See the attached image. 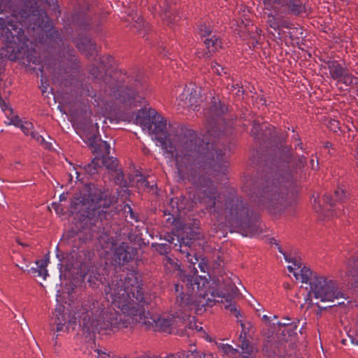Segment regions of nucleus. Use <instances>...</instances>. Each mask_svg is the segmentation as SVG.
<instances>
[{
  "mask_svg": "<svg viewBox=\"0 0 358 358\" xmlns=\"http://www.w3.org/2000/svg\"><path fill=\"white\" fill-rule=\"evenodd\" d=\"M152 140L164 152L175 157L178 174L202 189V202L218 221L245 232L252 230V212L248 202L234 191L218 193L216 186L203 174L207 169L226 175L227 155L235 148V142L228 136H187L189 150L182 155L176 151L170 136H154Z\"/></svg>",
  "mask_w": 358,
  "mask_h": 358,
  "instance_id": "1",
  "label": "nucleus"
},
{
  "mask_svg": "<svg viewBox=\"0 0 358 358\" xmlns=\"http://www.w3.org/2000/svg\"><path fill=\"white\" fill-rule=\"evenodd\" d=\"M105 299H88L82 308L72 313L69 308L58 305L54 312L51 331L55 339L61 332L74 328L78 317L90 333L101 330L116 331L131 324L145 322V306L142 284L135 273L128 274L124 279L115 280L104 288Z\"/></svg>",
  "mask_w": 358,
  "mask_h": 358,
  "instance_id": "2",
  "label": "nucleus"
},
{
  "mask_svg": "<svg viewBox=\"0 0 358 358\" xmlns=\"http://www.w3.org/2000/svg\"><path fill=\"white\" fill-rule=\"evenodd\" d=\"M266 147V153L257 151L263 174L255 183L247 179L243 185L250 192L251 198L261 208L273 213L282 212L290 203L294 194L298 169L304 163L303 159L292 154L291 148L282 143Z\"/></svg>",
  "mask_w": 358,
  "mask_h": 358,
  "instance_id": "3",
  "label": "nucleus"
},
{
  "mask_svg": "<svg viewBox=\"0 0 358 358\" xmlns=\"http://www.w3.org/2000/svg\"><path fill=\"white\" fill-rule=\"evenodd\" d=\"M71 212L77 215L78 221L66 234V239L78 237L81 243L98 239L103 248H113L109 221L117 213L113 199L93 184L86 185L70 206Z\"/></svg>",
  "mask_w": 358,
  "mask_h": 358,
  "instance_id": "4",
  "label": "nucleus"
},
{
  "mask_svg": "<svg viewBox=\"0 0 358 358\" xmlns=\"http://www.w3.org/2000/svg\"><path fill=\"white\" fill-rule=\"evenodd\" d=\"M208 280L205 276L187 275L181 282L175 285L176 299L175 310L171 315L160 317L150 316L145 310V322L139 324L146 327H155L158 331L169 334L178 333L181 323H185L187 317L185 311L195 306H212L215 303H229L226 306L238 318L240 313L232 304L231 299L222 291L207 290Z\"/></svg>",
  "mask_w": 358,
  "mask_h": 358,
  "instance_id": "5",
  "label": "nucleus"
},
{
  "mask_svg": "<svg viewBox=\"0 0 358 358\" xmlns=\"http://www.w3.org/2000/svg\"><path fill=\"white\" fill-rule=\"evenodd\" d=\"M285 261L290 262L292 265H289L287 269L292 273L296 280L306 284V289H308L307 301L312 303L311 298H314L320 302L333 303L329 306L343 305L346 300L345 294L338 288L336 280L322 275H317L313 273L310 268L303 266L300 257L296 252L294 254H287L282 252L279 248Z\"/></svg>",
  "mask_w": 358,
  "mask_h": 358,
  "instance_id": "6",
  "label": "nucleus"
},
{
  "mask_svg": "<svg viewBox=\"0 0 358 358\" xmlns=\"http://www.w3.org/2000/svg\"><path fill=\"white\" fill-rule=\"evenodd\" d=\"M90 74L95 79H103L105 93L115 98L124 106L136 107L145 103V99L141 96L136 90L142 85L138 78L132 80L126 73L114 72L113 74L106 73L104 76L101 73L97 67H93L90 70Z\"/></svg>",
  "mask_w": 358,
  "mask_h": 358,
  "instance_id": "7",
  "label": "nucleus"
},
{
  "mask_svg": "<svg viewBox=\"0 0 358 358\" xmlns=\"http://www.w3.org/2000/svg\"><path fill=\"white\" fill-rule=\"evenodd\" d=\"M122 120H130L138 125L143 132L149 134H198L189 124L185 122H168L166 118L151 107L139 109L135 115L120 117Z\"/></svg>",
  "mask_w": 358,
  "mask_h": 358,
  "instance_id": "8",
  "label": "nucleus"
},
{
  "mask_svg": "<svg viewBox=\"0 0 358 358\" xmlns=\"http://www.w3.org/2000/svg\"><path fill=\"white\" fill-rule=\"evenodd\" d=\"M72 29H75L76 36L74 34L69 36L76 43L78 49L87 57H95L97 55L96 44L91 38L86 36L87 31L99 32L100 31L101 22L96 16L92 17L86 11H75L71 16Z\"/></svg>",
  "mask_w": 358,
  "mask_h": 358,
  "instance_id": "9",
  "label": "nucleus"
},
{
  "mask_svg": "<svg viewBox=\"0 0 358 358\" xmlns=\"http://www.w3.org/2000/svg\"><path fill=\"white\" fill-rule=\"evenodd\" d=\"M228 106L218 97L213 96L205 122L206 134H223L234 127V120H227L222 116L228 111Z\"/></svg>",
  "mask_w": 358,
  "mask_h": 358,
  "instance_id": "10",
  "label": "nucleus"
},
{
  "mask_svg": "<svg viewBox=\"0 0 358 358\" xmlns=\"http://www.w3.org/2000/svg\"><path fill=\"white\" fill-rule=\"evenodd\" d=\"M53 68V80L65 87L73 84L78 73V62L73 50H68L66 55L55 64Z\"/></svg>",
  "mask_w": 358,
  "mask_h": 358,
  "instance_id": "11",
  "label": "nucleus"
},
{
  "mask_svg": "<svg viewBox=\"0 0 358 358\" xmlns=\"http://www.w3.org/2000/svg\"><path fill=\"white\" fill-rule=\"evenodd\" d=\"M196 36L203 41L205 49H197L195 54L198 58L210 59L222 48L220 37L214 34L213 27L206 23H200L196 31Z\"/></svg>",
  "mask_w": 358,
  "mask_h": 358,
  "instance_id": "12",
  "label": "nucleus"
},
{
  "mask_svg": "<svg viewBox=\"0 0 358 358\" xmlns=\"http://www.w3.org/2000/svg\"><path fill=\"white\" fill-rule=\"evenodd\" d=\"M185 231H182V234L180 235H169L167 241L171 244H173V247H178L176 250L184 255L185 261L189 264V268H192L194 274H197L198 271L195 265L199 262V258L195 255L190 247L193 240L196 238L197 233L192 229H190L189 232H186V235H185Z\"/></svg>",
  "mask_w": 358,
  "mask_h": 358,
  "instance_id": "13",
  "label": "nucleus"
},
{
  "mask_svg": "<svg viewBox=\"0 0 358 358\" xmlns=\"http://www.w3.org/2000/svg\"><path fill=\"white\" fill-rule=\"evenodd\" d=\"M265 9L276 15L300 16L306 13L303 0H262Z\"/></svg>",
  "mask_w": 358,
  "mask_h": 358,
  "instance_id": "14",
  "label": "nucleus"
},
{
  "mask_svg": "<svg viewBox=\"0 0 358 358\" xmlns=\"http://www.w3.org/2000/svg\"><path fill=\"white\" fill-rule=\"evenodd\" d=\"M80 137L88 146L93 148V152H105L106 155L101 158V164L103 166L111 171L117 169V159L115 157L109 156L110 149L109 142L101 139L100 138L101 136H80Z\"/></svg>",
  "mask_w": 358,
  "mask_h": 358,
  "instance_id": "15",
  "label": "nucleus"
},
{
  "mask_svg": "<svg viewBox=\"0 0 358 358\" xmlns=\"http://www.w3.org/2000/svg\"><path fill=\"white\" fill-rule=\"evenodd\" d=\"M329 69L330 78L346 87L357 85V78L349 72L345 62L329 59L325 62Z\"/></svg>",
  "mask_w": 358,
  "mask_h": 358,
  "instance_id": "16",
  "label": "nucleus"
},
{
  "mask_svg": "<svg viewBox=\"0 0 358 358\" xmlns=\"http://www.w3.org/2000/svg\"><path fill=\"white\" fill-rule=\"evenodd\" d=\"M199 94L196 90L191 85L185 86L182 92L176 99L177 110L182 112V110L192 109L195 110L199 106Z\"/></svg>",
  "mask_w": 358,
  "mask_h": 358,
  "instance_id": "17",
  "label": "nucleus"
},
{
  "mask_svg": "<svg viewBox=\"0 0 358 358\" xmlns=\"http://www.w3.org/2000/svg\"><path fill=\"white\" fill-rule=\"evenodd\" d=\"M0 106L9 120L8 124L20 128L24 134H35L32 122L28 120H23L19 116L15 115L13 108L1 98Z\"/></svg>",
  "mask_w": 358,
  "mask_h": 358,
  "instance_id": "18",
  "label": "nucleus"
},
{
  "mask_svg": "<svg viewBox=\"0 0 358 358\" xmlns=\"http://www.w3.org/2000/svg\"><path fill=\"white\" fill-rule=\"evenodd\" d=\"M347 197L346 193L343 188H338L334 192V198H331L330 195L323 196V202L326 205H322L320 201H317L316 198L313 199V208L316 213L323 215L325 217L329 216V213H326V210L329 211L334 207L336 201H343Z\"/></svg>",
  "mask_w": 358,
  "mask_h": 358,
  "instance_id": "19",
  "label": "nucleus"
},
{
  "mask_svg": "<svg viewBox=\"0 0 358 358\" xmlns=\"http://www.w3.org/2000/svg\"><path fill=\"white\" fill-rule=\"evenodd\" d=\"M137 250L128 243L122 242L114 251V260L119 265H124L133 260L137 255Z\"/></svg>",
  "mask_w": 358,
  "mask_h": 358,
  "instance_id": "20",
  "label": "nucleus"
},
{
  "mask_svg": "<svg viewBox=\"0 0 358 358\" xmlns=\"http://www.w3.org/2000/svg\"><path fill=\"white\" fill-rule=\"evenodd\" d=\"M152 12L158 13L162 19L167 22L169 25H173L179 19L178 15L175 14L173 10L176 8H172L167 0H164L160 4L152 6Z\"/></svg>",
  "mask_w": 358,
  "mask_h": 358,
  "instance_id": "21",
  "label": "nucleus"
},
{
  "mask_svg": "<svg viewBox=\"0 0 358 358\" xmlns=\"http://www.w3.org/2000/svg\"><path fill=\"white\" fill-rule=\"evenodd\" d=\"M201 306V305H200ZM198 307H199V305L195 306L193 308L189 309L186 312L187 313V317L185 319V323H181L180 329H179L180 332V335H185L187 334L189 336L190 334V331H196V332H201L203 331V327L199 324H197L194 320V317L192 319H190L189 317V312L192 310L196 309ZM201 307H203L201 306Z\"/></svg>",
  "mask_w": 358,
  "mask_h": 358,
  "instance_id": "22",
  "label": "nucleus"
},
{
  "mask_svg": "<svg viewBox=\"0 0 358 358\" xmlns=\"http://www.w3.org/2000/svg\"><path fill=\"white\" fill-rule=\"evenodd\" d=\"M301 322H303L301 328L300 329V332L302 333L301 329L304 327L306 322H305V320L297 319L293 321L289 325L283 327L280 330H278V333L280 334L281 335L280 340L283 341H287L291 337L296 335L298 325L301 323Z\"/></svg>",
  "mask_w": 358,
  "mask_h": 358,
  "instance_id": "23",
  "label": "nucleus"
},
{
  "mask_svg": "<svg viewBox=\"0 0 358 358\" xmlns=\"http://www.w3.org/2000/svg\"><path fill=\"white\" fill-rule=\"evenodd\" d=\"M251 134H279L275 128L267 122H262L261 120H255L252 122Z\"/></svg>",
  "mask_w": 358,
  "mask_h": 358,
  "instance_id": "24",
  "label": "nucleus"
},
{
  "mask_svg": "<svg viewBox=\"0 0 358 358\" xmlns=\"http://www.w3.org/2000/svg\"><path fill=\"white\" fill-rule=\"evenodd\" d=\"M164 271L167 274L174 273L176 271H180V266L178 264V260L175 257H171L169 255H164L162 257Z\"/></svg>",
  "mask_w": 358,
  "mask_h": 358,
  "instance_id": "25",
  "label": "nucleus"
},
{
  "mask_svg": "<svg viewBox=\"0 0 358 358\" xmlns=\"http://www.w3.org/2000/svg\"><path fill=\"white\" fill-rule=\"evenodd\" d=\"M264 352L270 358H278L280 353L279 343L270 340L266 341L264 345Z\"/></svg>",
  "mask_w": 358,
  "mask_h": 358,
  "instance_id": "26",
  "label": "nucleus"
},
{
  "mask_svg": "<svg viewBox=\"0 0 358 358\" xmlns=\"http://www.w3.org/2000/svg\"><path fill=\"white\" fill-rule=\"evenodd\" d=\"M48 263L49 259L48 257L38 260L36 262V268H31V269L29 270V273H37V275L45 279L48 275V271L46 269Z\"/></svg>",
  "mask_w": 358,
  "mask_h": 358,
  "instance_id": "27",
  "label": "nucleus"
},
{
  "mask_svg": "<svg viewBox=\"0 0 358 358\" xmlns=\"http://www.w3.org/2000/svg\"><path fill=\"white\" fill-rule=\"evenodd\" d=\"M99 168H101V158L98 157H94L90 163L84 164L83 166L85 172L90 176L96 173Z\"/></svg>",
  "mask_w": 358,
  "mask_h": 358,
  "instance_id": "28",
  "label": "nucleus"
},
{
  "mask_svg": "<svg viewBox=\"0 0 358 358\" xmlns=\"http://www.w3.org/2000/svg\"><path fill=\"white\" fill-rule=\"evenodd\" d=\"M240 348L241 349L242 355L239 357L242 356L249 357L252 358V355L255 353V349L252 345H251L248 340L245 338L242 337V335H240Z\"/></svg>",
  "mask_w": 358,
  "mask_h": 358,
  "instance_id": "29",
  "label": "nucleus"
},
{
  "mask_svg": "<svg viewBox=\"0 0 358 358\" xmlns=\"http://www.w3.org/2000/svg\"><path fill=\"white\" fill-rule=\"evenodd\" d=\"M92 252L84 250H79L76 254V260L80 266H86L90 264Z\"/></svg>",
  "mask_w": 358,
  "mask_h": 358,
  "instance_id": "30",
  "label": "nucleus"
},
{
  "mask_svg": "<svg viewBox=\"0 0 358 358\" xmlns=\"http://www.w3.org/2000/svg\"><path fill=\"white\" fill-rule=\"evenodd\" d=\"M34 137H36V141L42 145L45 149H48L49 150H55L53 147V143H55V140H53L51 138V136H47L48 140L45 139L43 136H33Z\"/></svg>",
  "mask_w": 358,
  "mask_h": 358,
  "instance_id": "31",
  "label": "nucleus"
},
{
  "mask_svg": "<svg viewBox=\"0 0 358 358\" xmlns=\"http://www.w3.org/2000/svg\"><path fill=\"white\" fill-rule=\"evenodd\" d=\"M133 27L136 29V31L138 33H141L142 31H145V32H148L149 28L148 27V24L145 23L143 19L141 16H136V19H133Z\"/></svg>",
  "mask_w": 358,
  "mask_h": 358,
  "instance_id": "32",
  "label": "nucleus"
},
{
  "mask_svg": "<svg viewBox=\"0 0 358 358\" xmlns=\"http://www.w3.org/2000/svg\"><path fill=\"white\" fill-rule=\"evenodd\" d=\"M121 210L123 211L124 214L127 216L129 215V217L131 220H134L135 222H138V215L136 213H135L131 206L128 203H124L122 207Z\"/></svg>",
  "mask_w": 358,
  "mask_h": 358,
  "instance_id": "33",
  "label": "nucleus"
},
{
  "mask_svg": "<svg viewBox=\"0 0 358 358\" xmlns=\"http://www.w3.org/2000/svg\"><path fill=\"white\" fill-rule=\"evenodd\" d=\"M220 351L223 355H227L229 356H234L237 354L238 350L234 348L231 345L229 344H221L219 346Z\"/></svg>",
  "mask_w": 358,
  "mask_h": 358,
  "instance_id": "34",
  "label": "nucleus"
},
{
  "mask_svg": "<svg viewBox=\"0 0 358 358\" xmlns=\"http://www.w3.org/2000/svg\"><path fill=\"white\" fill-rule=\"evenodd\" d=\"M182 234V232L181 233V234ZM169 234H167L166 236V240L168 239V236ZM171 235H174L173 234H172ZM178 235H180V234H179ZM169 244H167V243H159L157 245L156 247V250L158 251L161 255H167V253L169 252L170 249H171V246L170 245H171L168 241H166Z\"/></svg>",
  "mask_w": 358,
  "mask_h": 358,
  "instance_id": "35",
  "label": "nucleus"
},
{
  "mask_svg": "<svg viewBox=\"0 0 358 358\" xmlns=\"http://www.w3.org/2000/svg\"><path fill=\"white\" fill-rule=\"evenodd\" d=\"M353 328L355 336H349V337L352 344L358 345V313L355 315L353 320Z\"/></svg>",
  "mask_w": 358,
  "mask_h": 358,
  "instance_id": "36",
  "label": "nucleus"
},
{
  "mask_svg": "<svg viewBox=\"0 0 358 358\" xmlns=\"http://www.w3.org/2000/svg\"><path fill=\"white\" fill-rule=\"evenodd\" d=\"M47 36L56 43L62 42V33L58 30H50Z\"/></svg>",
  "mask_w": 358,
  "mask_h": 358,
  "instance_id": "37",
  "label": "nucleus"
},
{
  "mask_svg": "<svg viewBox=\"0 0 358 358\" xmlns=\"http://www.w3.org/2000/svg\"><path fill=\"white\" fill-rule=\"evenodd\" d=\"M211 69H212L213 73H216L218 76H223V75L227 74V72L225 70V69L223 68L222 66H221L217 62L212 63Z\"/></svg>",
  "mask_w": 358,
  "mask_h": 358,
  "instance_id": "38",
  "label": "nucleus"
},
{
  "mask_svg": "<svg viewBox=\"0 0 358 358\" xmlns=\"http://www.w3.org/2000/svg\"><path fill=\"white\" fill-rule=\"evenodd\" d=\"M227 88L229 91V92H233L234 90H237V92H236V96H241L243 94V90L242 87H239V84L238 83H229L227 84Z\"/></svg>",
  "mask_w": 358,
  "mask_h": 358,
  "instance_id": "39",
  "label": "nucleus"
},
{
  "mask_svg": "<svg viewBox=\"0 0 358 358\" xmlns=\"http://www.w3.org/2000/svg\"><path fill=\"white\" fill-rule=\"evenodd\" d=\"M180 358H199V352L196 349L187 352H180Z\"/></svg>",
  "mask_w": 358,
  "mask_h": 358,
  "instance_id": "40",
  "label": "nucleus"
},
{
  "mask_svg": "<svg viewBox=\"0 0 358 358\" xmlns=\"http://www.w3.org/2000/svg\"><path fill=\"white\" fill-rule=\"evenodd\" d=\"M178 201V199L177 198L171 199L170 204L173 208V210H172L173 216L177 215L178 213L180 212V209L182 208V206H179Z\"/></svg>",
  "mask_w": 358,
  "mask_h": 358,
  "instance_id": "41",
  "label": "nucleus"
},
{
  "mask_svg": "<svg viewBox=\"0 0 358 358\" xmlns=\"http://www.w3.org/2000/svg\"><path fill=\"white\" fill-rule=\"evenodd\" d=\"M294 320H293L292 318L287 317L282 318V320L281 321H278L276 322V324L278 325V330H280V329H282L283 327L289 325L290 323H292ZM273 324L275 325V323L273 322Z\"/></svg>",
  "mask_w": 358,
  "mask_h": 358,
  "instance_id": "42",
  "label": "nucleus"
},
{
  "mask_svg": "<svg viewBox=\"0 0 358 358\" xmlns=\"http://www.w3.org/2000/svg\"><path fill=\"white\" fill-rule=\"evenodd\" d=\"M92 358H110V355L101 349L96 348L92 353Z\"/></svg>",
  "mask_w": 358,
  "mask_h": 358,
  "instance_id": "43",
  "label": "nucleus"
},
{
  "mask_svg": "<svg viewBox=\"0 0 358 358\" xmlns=\"http://www.w3.org/2000/svg\"><path fill=\"white\" fill-rule=\"evenodd\" d=\"M114 62V59L110 55L107 56L106 61L103 58L101 59V64L103 65V69H107L108 66H111Z\"/></svg>",
  "mask_w": 358,
  "mask_h": 358,
  "instance_id": "44",
  "label": "nucleus"
},
{
  "mask_svg": "<svg viewBox=\"0 0 358 358\" xmlns=\"http://www.w3.org/2000/svg\"><path fill=\"white\" fill-rule=\"evenodd\" d=\"M115 173V183L122 185L124 182V174L120 170L114 171Z\"/></svg>",
  "mask_w": 358,
  "mask_h": 358,
  "instance_id": "45",
  "label": "nucleus"
},
{
  "mask_svg": "<svg viewBox=\"0 0 358 358\" xmlns=\"http://www.w3.org/2000/svg\"><path fill=\"white\" fill-rule=\"evenodd\" d=\"M83 93L87 96H91V97L96 96V94H95L94 91L90 86H87V85L83 87Z\"/></svg>",
  "mask_w": 358,
  "mask_h": 358,
  "instance_id": "46",
  "label": "nucleus"
},
{
  "mask_svg": "<svg viewBox=\"0 0 358 358\" xmlns=\"http://www.w3.org/2000/svg\"><path fill=\"white\" fill-rule=\"evenodd\" d=\"M197 264L198 267L200 268L202 273H206L208 271V266L207 262L203 259H202L200 262H198Z\"/></svg>",
  "mask_w": 358,
  "mask_h": 358,
  "instance_id": "47",
  "label": "nucleus"
},
{
  "mask_svg": "<svg viewBox=\"0 0 358 358\" xmlns=\"http://www.w3.org/2000/svg\"><path fill=\"white\" fill-rule=\"evenodd\" d=\"M339 123L336 120H331L329 125L328 126L333 132H336L337 129H339Z\"/></svg>",
  "mask_w": 358,
  "mask_h": 358,
  "instance_id": "48",
  "label": "nucleus"
},
{
  "mask_svg": "<svg viewBox=\"0 0 358 358\" xmlns=\"http://www.w3.org/2000/svg\"><path fill=\"white\" fill-rule=\"evenodd\" d=\"M199 358H216L212 353H199Z\"/></svg>",
  "mask_w": 358,
  "mask_h": 358,
  "instance_id": "49",
  "label": "nucleus"
},
{
  "mask_svg": "<svg viewBox=\"0 0 358 358\" xmlns=\"http://www.w3.org/2000/svg\"><path fill=\"white\" fill-rule=\"evenodd\" d=\"M40 88L41 90L42 93L46 92L48 90V84H44L43 80H41V85L40 86Z\"/></svg>",
  "mask_w": 358,
  "mask_h": 358,
  "instance_id": "50",
  "label": "nucleus"
},
{
  "mask_svg": "<svg viewBox=\"0 0 358 358\" xmlns=\"http://www.w3.org/2000/svg\"><path fill=\"white\" fill-rule=\"evenodd\" d=\"M164 358H180V352H178L177 354H171L166 355Z\"/></svg>",
  "mask_w": 358,
  "mask_h": 358,
  "instance_id": "51",
  "label": "nucleus"
},
{
  "mask_svg": "<svg viewBox=\"0 0 358 358\" xmlns=\"http://www.w3.org/2000/svg\"><path fill=\"white\" fill-rule=\"evenodd\" d=\"M74 173L76 175V180L81 181L83 180V178H80V173L78 171L76 170Z\"/></svg>",
  "mask_w": 358,
  "mask_h": 358,
  "instance_id": "52",
  "label": "nucleus"
},
{
  "mask_svg": "<svg viewBox=\"0 0 358 358\" xmlns=\"http://www.w3.org/2000/svg\"><path fill=\"white\" fill-rule=\"evenodd\" d=\"M17 243L19 245H22V247H27V246H29V245L27 243H22L20 240H17Z\"/></svg>",
  "mask_w": 358,
  "mask_h": 358,
  "instance_id": "53",
  "label": "nucleus"
},
{
  "mask_svg": "<svg viewBox=\"0 0 358 358\" xmlns=\"http://www.w3.org/2000/svg\"><path fill=\"white\" fill-rule=\"evenodd\" d=\"M142 183L144 185V186H145L147 187H150L149 182L145 179L143 180Z\"/></svg>",
  "mask_w": 358,
  "mask_h": 358,
  "instance_id": "54",
  "label": "nucleus"
},
{
  "mask_svg": "<svg viewBox=\"0 0 358 358\" xmlns=\"http://www.w3.org/2000/svg\"><path fill=\"white\" fill-rule=\"evenodd\" d=\"M66 197L64 194H62L59 196L60 201H64V200H66Z\"/></svg>",
  "mask_w": 358,
  "mask_h": 358,
  "instance_id": "55",
  "label": "nucleus"
},
{
  "mask_svg": "<svg viewBox=\"0 0 358 358\" xmlns=\"http://www.w3.org/2000/svg\"><path fill=\"white\" fill-rule=\"evenodd\" d=\"M8 59L10 60H15L16 59V56L15 55H10L9 57H8Z\"/></svg>",
  "mask_w": 358,
  "mask_h": 358,
  "instance_id": "56",
  "label": "nucleus"
},
{
  "mask_svg": "<svg viewBox=\"0 0 358 358\" xmlns=\"http://www.w3.org/2000/svg\"><path fill=\"white\" fill-rule=\"evenodd\" d=\"M262 319L264 320L265 321H270L269 317H268L266 315H263Z\"/></svg>",
  "mask_w": 358,
  "mask_h": 358,
  "instance_id": "57",
  "label": "nucleus"
},
{
  "mask_svg": "<svg viewBox=\"0 0 358 358\" xmlns=\"http://www.w3.org/2000/svg\"><path fill=\"white\" fill-rule=\"evenodd\" d=\"M297 148H300V149H303L302 146H301V143H298L296 145V149H297Z\"/></svg>",
  "mask_w": 358,
  "mask_h": 358,
  "instance_id": "58",
  "label": "nucleus"
},
{
  "mask_svg": "<svg viewBox=\"0 0 358 358\" xmlns=\"http://www.w3.org/2000/svg\"><path fill=\"white\" fill-rule=\"evenodd\" d=\"M166 47H162V52H164V55H166V52H169V50H166Z\"/></svg>",
  "mask_w": 358,
  "mask_h": 358,
  "instance_id": "59",
  "label": "nucleus"
},
{
  "mask_svg": "<svg viewBox=\"0 0 358 358\" xmlns=\"http://www.w3.org/2000/svg\"><path fill=\"white\" fill-rule=\"evenodd\" d=\"M271 27H273L274 29H276L277 28H278V25H277L275 24H271Z\"/></svg>",
  "mask_w": 358,
  "mask_h": 358,
  "instance_id": "60",
  "label": "nucleus"
},
{
  "mask_svg": "<svg viewBox=\"0 0 358 358\" xmlns=\"http://www.w3.org/2000/svg\"><path fill=\"white\" fill-rule=\"evenodd\" d=\"M55 211L58 213V205H56Z\"/></svg>",
  "mask_w": 358,
  "mask_h": 358,
  "instance_id": "61",
  "label": "nucleus"
},
{
  "mask_svg": "<svg viewBox=\"0 0 358 358\" xmlns=\"http://www.w3.org/2000/svg\"><path fill=\"white\" fill-rule=\"evenodd\" d=\"M330 145H331V143H327V145H326V147H329Z\"/></svg>",
  "mask_w": 358,
  "mask_h": 358,
  "instance_id": "62",
  "label": "nucleus"
},
{
  "mask_svg": "<svg viewBox=\"0 0 358 358\" xmlns=\"http://www.w3.org/2000/svg\"><path fill=\"white\" fill-rule=\"evenodd\" d=\"M73 174H72V173H71V174H70L71 180H72V179H73Z\"/></svg>",
  "mask_w": 358,
  "mask_h": 358,
  "instance_id": "63",
  "label": "nucleus"
},
{
  "mask_svg": "<svg viewBox=\"0 0 358 358\" xmlns=\"http://www.w3.org/2000/svg\"><path fill=\"white\" fill-rule=\"evenodd\" d=\"M273 318H274V319H276V318H277V317H276L275 315H273Z\"/></svg>",
  "mask_w": 358,
  "mask_h": 358,
  "instance_id": "64",
  "label": "nucleus"
}]
</instances>
